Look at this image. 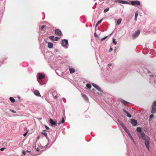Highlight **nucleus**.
<instances>
[{
	"label": "nucleus",
	"instance_id": "f257e3e1",
	"mask_svg": "<svg viewBox=\"0 0 156 156\" xmlns=\"http://www.w3.org/2000/svg\"><path fill=\"white\" fill-rule=\"evenodd\" d=\"M137 135L139 138L141 140H144L145 141L144 144L147 148L149 150L150 148V139L147 136H146L144 132L141 133H138Z\"/></svg>",
	"mask_w": 156,
	"mask_h": 156
},
{
	"label": "nucleus",
	"instance_id": "f03ea898",
	"mask_svg": "<svg viewBox=\"0 0 156 156\" xmlns=\"http://www.w3.org/2000/svg\"><path fill=\"white\" fill-rule=\"evenodd\" d=\"M45 77V75L43 73H39L37 74V77L40 85H43L46 83V81L43 80V79Z\"/></svg>",
	"mask_w": 156,
	"mask_h": 156
},
{
	"label": "nucleus",
	"instance_id": "7ed1b4c3",
	"mask_svg": "<svg viewBox=\"0 0 156 156\" xmlns=\"http://www.w3.org/2000/svg\"><path fill=\"white\" fill-rule=\"evenodd\" d=\"M61 44L63 47L66 48H67L68 47H67V46L68 45V41L66 39L62 40L61 42Z\"/></svg>",
	"mask_w": 156,
	"mask_h": 156
},
{
	"label": "nucleus",
	"instance_id": "20e7f679",
	"mask_svg": "<svg viewBox=\"0 0 156 156\" xmlns=\"http://www.w3.org/2000/svg\"><path fill=\"white\" fill-rule=\"evenodd\" d=\"M140 33V31L139 30H138L136 31L132 34V37L133 39H134L137 37L139 35Z\"/></svg>",
	"mask_w": 156,
	"mask_h": 156
},
{
	"label": "nucleus",
	"instance_id": "39448f33",
	"mask_svg": "<svg viewBox=\"0 0 156 156\" xmlns=\"http://www.w3.org/2000/svg\"><path fill=\"white\" fill-rule=\"evenodd\" d=\"M131 4L133 5H140V2L139 1H133L131 2Z\"/></svg>",
	"mask_w": 156,
	"mask_h": 156
},
{
	"label": "nucleus",
	"instance_id": "423d86ee",
	"mask_svg": "<svg viewBox=\"0 0 156 156\" xmlns=\"http://www.w3.org/2000/svg\"><path fill=\"white\" fill-rule=\"evenodd\" d=\"M131 123L133 126H136L137 125V122L136 120L131 119Z\"/></svg>",
	"mask_w": 156,
	"mask_h": 156
},
{
	"label": "nucleus",
	"instance_id": "0eeeda50",
	"mask_svg": "<svg viewBox=\"0 0 156 156\" xmlns=\"http://www.w3.org/2000/svg\"><path fill=\"white\" fill-rule=\"evenodd\" d=\"M55 34L58 36H60L62 34L61 31L58 29H57L55 30Z\"/></svg>",
	"mask_w": 156,
	"mask_h": 156
},
{
	"label": "nucleus",
	"instance_id": "6e6552de",
	"mask_svg": "<svg viewBox=\"0 0 156 156\" xmlns=\"http://www.w3.org/2000/svg\"><path fill=\"white\" fill-rule=\"evenodd\" d=\"M92 85L96 89L100 91H101V89L100 87H99L98 85L94 83H92Z\"/></svg>",
	"mask_w": 156,
	"mask_h": 156
},
{
	"label": "nucleus",
	"instance_id": "1a4fd4ad",
	"mask_svg": "<svg viewBox=\"0 0 156 156\" xmlns=\"http://www.w3.org/2000/svg\"><path fill=\"white\" fill-rule=\"evenodd\" d=\"M82 97L83 98L86 102H89L87 96L83 94H81Z\"/></svg>",
	"mask_w": 156,
	"mask_h": 156
},
{
	"label": "nucleus",
	"instance_id": "9d476101",
	"mask_svg": "<svg viewBox=\"0 0 156 156\" xmlns=\"http://www.w3.org/2000/svg\"><path fill=\"white\" fill-rule=\"evenodd\" d=\"M49 122L51 126H52L53 125L57 126V124L56 123L54 122L52 119H50L49 120Z\"/></svg>",
	"mask_w": 156,
	"mask_h": 156
},
{
	"label": "nucleus",
	"instance_id": "9b49d317",
	"mask_svg": "<svg viewBox=\"0 0 156 156\" xmlns=\"http://www.w3.org/2000/svg\"><path fill=\"white\" fill-rule=\"evenodd\" d=\"M156 107H155L154 105H152L151 113L152 114H154L156 112Z\"/></svg>",
	"mask_w": 156,
	"mask_h": 156
},
{
	"label": "nucleus",
	"instance_id": "f8f14e48",
	"mask_svg": "<svg viewBox=\"0 0 156 156\" xmlns=\"http://www.w3.org/2000/svg\"><path fill=\"white\" fill-rule=\"evenodd\" d=\"M117 2L119 3L123 4H129V3L128 2L123 0H118Z\"/></svg>",
	"mask_w": 156,
	"mask_h": 156
},
{
	"label": "nucleus",
	"instance_id": "ddd939ff",
	"mask_svg": "<svg viewBox=\"0 0 156 156\" xmlns=\"http://www.w3.org/2000/svg\"><path fill=\"white\" fill-rule=\"evenodd\" d=\"M30 152V151H29L28 150H27L26 151L23 150L22 151V153L24 155H28V156H29V154L28 153Z\"/></svg>",
	"mask_w": 156,
	"mask_h": 156
},
{
	"label": "nucleus",
	"instance_id": "4468645a",
	"mask_svg": "<svg viewBox=\"0 0 156 156\" xmlns=\"http://www.w3.org/2000/svg\"><path fill=\"white\" fill-rule=\"evenodd\" d=\"M34 94L38 97H41V94L37 90H35L34 91Z\"/></svg>",
	"mask_w": 156,
	"mask_h": 156
},
{
	"label": "nucleus",
	"instance_id": "2eb2a0df",
	"mask_svg": "<svg viewBox=\"0 0 156 156\" xmlns=\"http://www.w3.org/2000/svg\"><path fill=\"white\" fill-rule=\"evenodd\" d=\"M122 110L127 115V116L129 118H130L132 117L131 115L129 113V112H127L125 109H123Z\"/></svg>",
	"mask_w": 156,
	"mask_h": 156
},
{
	"label": "nucleus",
	"instance_id": "dca6fc26",
	"mask_svg": "<svg viewBox=\"0 0 156 156\" xmlns=\"http://www.w3.org/2000/svg\"><path fill=\"white\" fill-rule=\"evenodd\" d=\"M48 47L49 48H52L53 47V44L52 43H51V42H48Z\"/></svg>",
	"mask_w": 156,
	"mask_h": 156
},
{
	"label": "nucleus",
	"instance_id": "f3484780",
	"mask_svg": "<svg viewBox=\"0 0 156 156\" xmlns=\"http://www.w3.org/2000/svg\"><path fill=\"white\" fill-rule=\"evenodd\" d=\"M41 134L44 135L45 137H46V138L48 140V137L47 136V133L46 132V130H44L41 133Z\"/></svg>",
	"mask_w": 156,
	"mask_h": 156
},
{
	"label": "nucleus",
	"instance_id": "a211bd4d",
	"mask_svg": "<svg viewBox=\"0 0 156 156\" xmlns=\"http://www.w3.org/2000/svg\"><path fill=\"white\" fill-rule=\"evenodd\" d=\"M69 72L70 73H74L75 72V70L74 69L69 67Z\"/></svg>",
	"mask_w": 156,
	"mask_h": 156
},
{
	"label": "nucleus",
	"instance_id": "6ab92c4d",
	"mask_svg": "<svg viewBox=\"0 0 156 156\" xmlns=\"http://www.w3.org/2000/svg\"><path fill=\"white\" fill-rule=\"evenodd\" d=\"M52 95L53 96V98L55 99H56L57 98V96L56 93L55 92H52Z\"/></svg>",
	"mask_w": 156,
	"mask_h": 156
},
{
	"label": "nucleus",
	"instance_id": "aec40b11",
	"mask_svg": "<svg viewBox=\"0 0 156 156\" xmlns=\"http://www.w3.org/2000/svg\"><path fill=\"white\" fill-rule=\"evenodd\" d=\"M136 131L138 132V133H141V132H142V129L141 128L139 127H138L136 128Z\"/></svg>",
	"mask_w": 156,
	"mask_h": 156
},
{
	"label": "nucleus",
	"instance_id": "412c9836",
	"mask_svg": "<svg viewBox=\"0 0 156 156\" xmlns=\"http://www.w3.org/2000/svg\"><path fill=\"white\" fill-rule=\"evenodd\" d=\"M65 121V120L63 118H62L61 120V122H59L58 123V125H59L61 124L64 123V122Z\"/></svg>",
	"mask_w": 156,
	"mask_h": 156
},
{
	"label": "nucleus",
	"instance_id": "4be33fe9",
	"mask_svg": "<svg viewBox=\"0 0 156 156\" xmlns=\"http://www.w3.org/2000/svg\"><path fill=\"white\" fill-rule=\"evenodd\" d=\"M122 20L121 19H118L117 22V25H120L121 23Z\"/></svg>",
	"mask_w": 156,
	"mask_h": 156
},
{
	"label": "nucleus",
	"instance_id": "5701e85b",
	"mask_svg": "<svg viewBox=\"0 0 156 156\" xmlns=\"http://www.w3.org/2000/svg\"><path fill=\"white\" fill-rule=\"evenodd\" d=\"M138 15V12H135V18H134V20L136 21L137 20Z\"/></svg>",
	"mask_w": 156,
	"mask_h": 156
},
{
	"label": "nucleus",
	"instance_id": "b1692460",
	"mask_svg": "<svg viewBox=\"0 0 156 156\" xmlns=\"http://www.w3.org/2000/svg\"><path fill=\"white\" fill-rule=\"evenodd\" d=\"M9 100L12 103H14L15 101V99L12 97H10L9 98Z\"/></svg>",
	"mask_w": 156,
	"mask_h": 156
},
{
	"label": "nucleus",
	"instance_id": "393cba45",
	"mask_svg": "<svg viewBox=\"0 0 156 156\" xmlns=\"http://www.w3.org/2000/svg\"><path fill=\"white\" fill-rule=\"evenodd\" d=\"M122 127L123 128V129H124V130L125 131V132L126 131L128 130L127 129L126 127V126L124 125H122Z\"/></svg>",
	"mask_w": 156,
	"mask_h": 156
},
{
	"label": "nucleus",
	"instance_id": "a878e982",
	"mask_svg": "<svg viewBox=\"0 0 156 156\" xmlns=\"http://www.w3.org/2000/svg\"><path fill=\"white\" fill-rule=\"evenodd\" d=\"M102 21V19H101V20H99L97 23L96 25V27H97L98 25Z\"/></svg>",
	"mask_w": 156,
	"mask_h": 156
},
{
	"label": "nucleus",
	"instance_id": "bb28decb",
	"mask_svg": "<svg viewBox=\"0 0 156 156\" xmlns=\"http://www.w3.org/2000/svg\"><path fill=\"white\" fill-rule=\"evenodd\" d=\"M121 102L123 104H125V105H126V104H128L129 103L128 102L125 101H124V100H122L121 101Z\"/></svg>",
	"mask_w": 156,
	"mask_h": 156
},
{
	"label": "nucleus",
	"instance_id": "cd10ccee",
	"mask_svg": "<svg viewBox=\"0 0 156 156\" xmlns=\"http://www.w3.org/2000/svg\"><path fill=\"white\" fill-rule=\"evenodd\" d=\"M86 87L89 89H90L91 88V86L89 83H87L86 84Z\"/></svg>",
	"mask_w": 156,
	"mask_h": 156
},
{
	"label": "nucleus",
	"instance_id": "c85d7f7f",
	"mask_svg": "<svg viewBox=\"0 0 156 156\" xmlns=\"http://www.w3.org/2000/svg\"><path fill=\"white\" fill-rule=\"evenodd\" d=\"M109 8L108 7H107L106 9H105L104 10V13H105V12H108L109 10Z\"/></svg>",
	"mask_w": 156,
	"mask_h": 156
},
{
	"label": "nucleus",
	"instance_id": "c756f323",
	"mask_svg": "<svg viewBox=\"0 0 156 156\" xmlns=\"http://www.w3.org/2000/svg\"><path fill=\"white\" fill-rule=\"evenodd\" d=\"M113 43L115 45H116L117 44V42L115 41V39L113 38L112 39Z\"/></svg>",
	"mask_w": 156,
	"mask_h": 156
},
{
	"label": "nucleus",
	"instance_id": "7c9ffc66",
	"mask_svg": "<svg viewBox=\"0 0 156 156\" xmlns=\"http://www.w3.org/2000/svg\"><path fill=\"white\" fill-rule=\"evenodd\" d=\"M49 38L52 40L54 41V37L53 36H50L49 37Z\"/></svg>",
	"mask_w": 156,
	"mask_h": 156
},
{
	"label": "nucleus",
	"instance_id": "2f4dec72",
	"mask_svg": "<svg viewBox=\"0 0 156 156\" xmlns=\"http://www.w3.org/2000/svg\"><path fill=\"white\" fill-rule=\"evenodd\" d=\"M59 39V38L58 37H54V41H57Z\"/></svg>",
	"mask_w": 156,
	"mask_h": 156
},
{
	"label": "nucleus",
	"instance_id": "473e14b6",
	"mask_svg": "<svg viewBox=\"0 0 156 156\" xmlns=\"http://www.w3.org/2000/svg\"><path fill=\"white\" fill-rule=\"evenodd\" d=\"M152 105H154L155 107H156V101H154L153 102Z\"/></svg>",
	"mask_w": 156,
	"mask_h": 156
},
{
	"label": "nucleus",
	"instance_id": "72a5a7b5",
	"mask_svg": "<svg viewBox=\"0 0 156 156\" xmlns=\"http://www.w3.org/2000/svg\"><path fill=\"white\" fill-rule=\"evenodd\" d=\"M46 26L45 25H42L41 27V30H43V29L44 28V27Z\"/></svg>",
	"mask_w": 156,
	"mask_h": 156
},
{
	"label": "nucleus",
	"instance_id": "f704fd0d",
	"mask_svg": "<svg viewBox=\"0 0 156 156\" xmlns=\"http://www.w3.org/2000/svg\"><path fill=\"white\" fill-rule=\"evenodd\" d=\"M154 117V115H151L149 116V118L150 119H152Z\"/></svg>",
	"mask_w": 156,
	"mask_h": 156
},
{
	"label": "nucleus",
	"instance_id": "c9c22d12",
	"mask_svg": "<svg viewBox=\"0 0 156 156\" xmlns=\"http://www.w3.org/2000/svg\"><path fill=\"white\" fill-rule=\"evenodd\" d=\"M107 37V36H106L102 38H101V41H103Z\"/></svg>",
	"mask_w": 156,
	"mask_h": 156
},
{
	"label": "nucleus",
	"instance_id": "e433bc0d",
	"mask_svg": "<svg viewBox=\"0 0 156 156\" xmlns=\"http://www.w3.org/2000/svg\"><path fill=\"white\" fill-rule=\"evenodd\" d=\"M62 100L64 102L66 103V99L65 98H62Z\"/></svg>",
	"mask_w": 156,
	"mask_h": 156
},
{
	"label": "nucleus",
	"instance_id": "4c0bfd02",
	"mask_svg": "<svg viewBox=\"0 0 156 156\" xmlns=\"http://www.w3.org/2000/svg\"><path fill=\"white\" fill-rule=\"evenodd\" d=\"M10 111L12 112H13V113H16V111H15V110H10Z\"/></svg>",
	"mask_w": 156,
	"mask_h": 156
},
{
	"label": "nucleus",
	"instance_id": "58836bf2",
	"mask_svg": "<svg viewBox=\"0 0 156 156\" xmlns=\"http://www.w3.org/2000/svg\"><path fill=\"white\" fill-rule=\"evenodd\" d=\"M130 138L131 139V140H132L133 141V143L134 144H135V142L134 140L133 139V138L132 137H130Z\"/></svg>",
	"mask_w": 156,
	"mask_h": 156
},
{
	"label": "nucleus",
	"instance_id": "ea45409f",
	"mask_svg": "<svg viewBox=\"0 0 156 156\" xmlns=\"http://www.w3.org/2000/svg\"><path fill=\"white\" fill-rule=\"evenodd\" d=\"M5 148L2 147V148H1L0 150L2 151H3L5 150Z\"/></svg>",
	"mask_w": 156,
	"mask_h": 156
},
{
	"label": "nucleus",
	"instance_id": "a19ab883",
	"mask_svg": "<svg viewBox=\"0 0 156 156\" xmlns=\"http://www.w3.org/2000/svg\"><path fill=\"white\" fill-rule=\"evenodd\" d=\"M113 50V49L112 48H110V49H109V52H111V51H112Z\"/></svg>",
	"mask_w": 156,
	"mask_h": 156
},
{
	"label": "nucleus",
	"instance_id": "79ce46f5",
	"mask_svg": "<svg viewBox=\"0 0 156 156\" xmlns=\"http://www.w3.org/2000/svg\"><path fill=\"white\" fill-rule=\"evenodd\" d=\"M126 133L128 134V135H129V134H130V133L129 132V131L128 130H127L126 131Z\"/></svg>",
	"mask_w": 156,
	"mask_h": 156
},
{
	"label": "nucleus",
	"instance_id": "37998d69",
	"mask_svg": "<svg viewBox=\"0 0 156 156\" xmlns=\"http://www.w3.org/2000/svg\"><path fill=\"white\" fill-rule=\"evenodd\" d=\"M45 127L47 129H48H48H49V127H48V126H45Z\"/></svg>",
	"mask_w": 156,
	"mask_h": 156
},
{
	"label": "nucleus",
	"instance_id": "c03bdc74",
	"mask_svg": "<svg viewBox=\"0 0 156 156\" xmlns=\"http://www.w3.org/2000/svg\"><path fill=\"white\" fill-rule=\"evenodd\" d=\"M119 123H120V124L121 125V126H122V125H124L121 122V121L119 122Z\"/></svg>",
	"mask_w": 156,
	"mask_h": 156
},
{
	"label": "nucleus",
	"instance_id": "a18cd8bd",
	"mask_svg": "<svg viewBox=\"0 0 156 156\" xmlns=\"http://www.w3.org/2000/svg\"><path fill=\"white\" fill-rule=\"evenodd\" d=\"M27 132L25 133H24L23 135V136H26V135H27Z\"/></svg>",
	"mask_w": 156,
	"mask_h": 156
},
{
	"label": "nucleus",
	"instance_id": "49530a36",
	"mask_svg": "<svg viewBox=\"0 0 156 156\" xmlns=\"http://www.w3.org/2000/svg\"><path fill=\"white\" fill-rule=\"evenodd\" d=\"M94 35H95V36L96 37H98V36L96 34V33H94Z\"/></svg>",
	"mask_w": 156,
	"mask_h": 156
},
{
	"label": "nucleus",
	"instance_id": "de8ad7c7",
	"mask_svg": "<svg viewBox=\"0 0 156 156\" xmlns=\"http://www.w3.org/2000/svg\"><path fill=\"white\" fill-rule=\"evenodd\" d=\"M129 137H132L131 135L130 134H129V135H128Z\"/></svg>",
	"mask_w": 156,
	"mask_h": 156
},
{
	"label": "nucleus",
	"instance_id": "09e8293b",
	"mask_svg": "<svg viewBox=\"0 0 156 156\" xmlns=\"http://www.w3.org/2000/svg\"><path fill=\"white\" fill-rule=\"evenodd\" d=\"M108 66H112V64H108Z\"/></svg>",
	"mask_w": 156,
	"mask_h": 156
},
{
	"label": "nucleus",
	"instance_id": "8fccbe9b",
	"mask_svg": "<svg viewBox=\"0 0 156 156\" xmlns=\"http://www.w3.org/2000/svg\"><path fill=\"white\" fill-rule=\"evenodd\" d=\"M37 151L38 152L39 151V149L38 148H37Z\"/></svg>",
	"mask_w": 156,
	"mask_h": 156
},
{
	"label": "nucleus",
	"instance_id": "3c124183",
	"mask_svg": "<svg viewBox=\"0 0 156 156\" xmlns=\"http://www.w3.org/2000/svg\"><path fill=\"white\" fill-rule=\"evenodd\" d=\"M55 141V140H53V141H52V143H53Z\"/></svg>",
	"mask_w": 156,
	"mask_h": 156
},
{
	"label": "nucleus",
	"instance_id": "603ef678",
	"mask_svg": "<svg viewBox=\"0 0 156 156\" xmlns=\"http://www.w3.org/2000/svg\"><path fill=\"white\" fill-rule=\"evenodd\" d=\"M41 119H41V118H39V120H41Z\"/></svg>",
	"mask_w": 156,
	"mask_h": 156
},
{
	"label": "nucleus",
	"instance_id": "864d4df0",
	"mask_svg": "<svg viewBox=\"0 0 156 156\" xmlns=\"http://www.w3.org/2000/svg\"><path fill=\"white\" fill-rule=\"evenodd\" d=\"M151 76H153V75H151Z\"/></svg>",
	"mask_w": 156,
	"mask_h": 156
},
{
	"label": "nucleus",
	"instance_id": "5fc2aeb1",
	"mask_svg": "<svg viewBox=\"0 0 156 156\" xmlns=\"http://www.w3.org/2000/svg\"><path fill=\"white\" fill-rule=\"evenodd\" d=\"M39 136H37V138L38 139V138H39Z\"/></svg>",
	"mask_w": 156,
	"mask_h": 156
},
{
	"label": "nucleus",
	"instance_id": "6e6d98bb",
	"mask_svg": "<svg viewBox=\"0 0 156 156\" xmlns=\"http://www.w3.org/2000/svg\"><path fill=\"white\" fill-rule=\"evenodd\" d=\"M113 33V32H112L111 34H110V35H111V34H112Z\"/></svg>",
	"mask_w": 156,
	"mask_h": 156
}]
</instances>
